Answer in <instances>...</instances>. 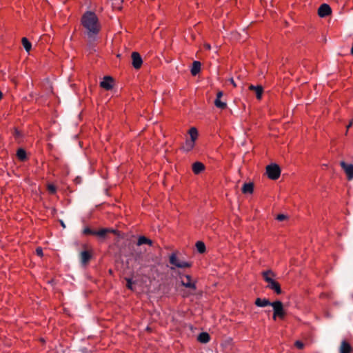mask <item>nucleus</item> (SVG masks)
Returning <instances> with one entry per match:
<instances>
[{
  "label": "nucleus",
  "instance_id": "27",
  "mask_svg": "<svg viewBox=\"0 0 353 353\" xmlns=\"http://www.w3.org/2000/svg\"><path fill=\"white\" fill-rule=\"evenodd\" d=\"M125 280L127 281V288L130 290H132V285L134 283L132 279L130 278H126Z\"/></svg>",
  "mask_w": 353,
  "mask_h": 353
},
{
  "label": "nucleus",
  "instance_id": "19",
  "mask_svg": "<svg viewBox=\"0 0 353 353\" xmlns=\"http://www.w3.org/2000/svg\"><path fill=\"white\" fill-rule=\"evenodd\" d=\"M143 244H148L149 245L151 246L152 245V241L144 236H140L138 239L137 245L138 246H140Z\"/></svg>",
  "mask_w": 353,
  "mask_h": 353
},
{
  "label": "nucleus",
  "instance_id": "23",
  "mask_svg": "<svg viewBox=\"0 0 353 353\" xmlns=\"http://www.w3.org/2000/svg\"><path fill=\"white\" fill-rule=\"evenodd\" d=\"M17 157L20 161H25L27 158L26 150L23 148H19L17 152Z\"/></svg>",
  "mask_w": 353,
  "mask_h": 353
},
{
  "label": "nucleus",
  "instance_id": "33",
  "mask_svg": "<svg viewBox=\"0 0 353 353\" xmlns=\"http://www.w3.org/2000/svg\"><path fill=\"white\" fill-rule=\"evenodd\" d=\"M229 81L233 85L234 87L236 86V83H235V81H234L233 78H230L229 79Z\"/></svg>",
  "mask_w": 353,
  "mask_h": 353
},
{
  "label": "nucleus",
  "instance_id": "24",
  "mask_svg": "<svg viewBox=\"0 0 353 353\" xmlns=\"http://www.w3.org/2000/svg\"><path fill=\"white\" fill-rule=\"evenodd\" d=\"M196 248L197 251L200 254H203L205 252V243L202 241H197L196 243Z\"/></svg>",
  "mask_w": 353,
  "mask_h": 353
},
{
  "label": "nucleus",
  "instance_id": "9",
  "mask_svg": "<svg viewBox=\"0 0 353 353\" xmlns=\"http://www.w3.org/2000/svg\"><path fill=\"white\" fill-rule=\"evenodd\" d=\"M332 12V9L328 4L323 3L320 6L318 10V14L321 17H325L330 15Z\"/></svg>",
  "mask_w": 353,
  "mask_h": 353
},
{
  "label": "nucleus",
  "instance_id": "8",
  "mask_svg": "<svg viewBox=\"0 0 353 353\" xmlns=\"http://www.w3.org/2000/svg\"><path fill=\"white\" fill-rule=\"evenodd\" d=\"M100 86L106 90H110L113 88V79L110 76H105L100 82Z\"/></svg>",
  "mask_w": 353,
  "mask_h": 353
},
{
  "label": "nucleus",
  "instance_id": "18",
  "mask_svg": "<svg viewBox=\"0 0 353 353\" xmlns=\"http://www.w3.org/2000/svg\"><path fill=\"white\" fill-rule=\"evenodd\" d=\"M201 70V63L198 61H194L192 63L191 68V73L192 75H196Z\"/></svg>",
  "mask_w": 353,
  "mask_h": 353
},
{
  "label": "nucleus",
  "instance_id": "39",
  "mask_svg": "<svg viewBox=\"0 0 353 353\" xmlns=\"http://www.w3.org/2000/svg\"><path fill=\"white\" fill-rule=\"evenodd\" d=\"M352 297H353V295H352Z\"/></svg>",
  "mask_w": 353,
  "mask_h": 353
},
{
  "label": "nucleus",
  "instance_id": "7",
  "mask_svg": "<svg viewBox=\"0 0 353 353\" xmlns=\"http://www.w3.org/2000/svg\"><path fill=\"white\" fill-rule=\"evenodd\" d=\"M131 57H132V66L135 69H139L141 67L142 63H143V60H142L141 55L139 54V53H138L137 52H133L132 53Z\"/></svg>",
  "mask_w": 353,
  "mask_h": 353
},
{
  "label": "nucleus",
  "instance_id": "3",
  "mask_svg": "<svg viewBox=\"0 0 353 353\" xmlns=\"http://www.w3.org/2000/svg\"><path fill=\"white\" fill-rule=\"evenodd\" d=\"M270 274H273L270 270L263 272V277L265 282L268 283L267 287L270 290H273L277 294H281V288L280 284L270 276Z\"/></svg>",
  "mask_w": 353,
  "mask_h": 353
},
{
  "label": "nucleus",
  "instance_id": "36",
  "mask_svg": "<svg viewBox=\"0 0 353 353\" xmlns=\"http://www.w3.org/2000/svg\"><path fill=\"white\" fill-rule=\"evenodd\" d=\"M351 54L353 56V46L351 48Z\"/></svg>",
  "mask_w": 353,
  "mask_h": 353
},
{
  "label": "nucleus",
  "instance_id": "17",
  "mask_svg": "<svg viewBox=\"0 0 353 353\" xmlns=\"http://www.w3.org/2000/svg\"><path fill=\"white\" fill-rule=\"evenodd\" d=\"M210 336L207 332H201L197 337V340L202 343H206L210 341Z\"/></svg>",
  "mask_w": 353,
  "mask_h": 353
},
{
  "label": "nucleus",
  "instance_id": "37",
  "mask_svg": "<svg viewBox=\"0 0 353 353\" xmlns=\"http://www.w3.org/2000/svg\"><path fill=\"white\" fill-rule=\"evenodd\" d=\"M1 98H2V93H1V92L0 91V100L1 99Z\"/></svg>",
  "mask_w": 353,
  "mask_h": 353
},
{
  "label": "nucleus",
  "instance_id": "14",
  "mask_svg": "<svg viewBox=\"0 0 353 353\" xmlns=\"http://www.w3.org/2000/svg\"><path fill=\"white\" fill-rule=\"evenodd\" d=\"M272 302H270L266 299L257 298L255 301V305L258 307H266L268 305L272 306Z\"/></svg>",
  "mask_w": 353,
  "mask_h": 353
},
{
  "label": "nucleus",
  "instance_id": "1",
  "mask_svg": "<svg viewBox=\"0 0 353 353\" xmlns=\"http://www.w3.org/2000/svg\"><path fill=\"white\" fill-rule=\"evenodd\" d=\"M81 24L85 30V34L91 47L98 40V35L101 30L99 19L94 12L86 11L82 15Z\"/></svg>",
  "mask_w": 353,
  "mask_h": 353
},
{
  "label": "nucleus",
  "instance_id": "20",
  "mask_svg": "<svg viewBox=\"0 0 353 353\" xmlns=\"http://www.w3.org/2000/svg\"><path fill=\"white\" fill-rule=\"evenodd\" d=\"M91 258V255L89 252L85 250L81 252V261L83 265L87 264Z\"/></svg>",
  "mask_w": 353,
  "mask_h": 353
},
{
  "label": "nucleus",
  "instance_id": "32",
  "mask_svg": "<svg viewBox=\"0 0 353 353\" xmlns=\"http://www.w3.org/2000/svg\"><path fill=\"white\" fill-rule=\"evenodd\" d=\"M223 96V92L222 91H219L217 92L216 94V99H221V97Z\"/></svg>",
  "mask_w": 353,
  "mask_h": 353
},
{
  "label": "nucleus",
  "instance_id": "15",
  "mask_svg": "<svg viewBox=\"0 0 353 353\" xmlns=\"http://www.w3.org/2000/svg\"><path fill=\"white\" fill-rule=\"evenodd\" d=\"M205 166L201 162H195L192 165V171L194 174H198L200 172H201L203 170H204Z\"/></svg>",
  "mask_w": 353,
  "mask_h": 353
},
{
  "label": "nucleus",
  "instance_id": "25",
  "mask_svg": "<svg viewBox=\"0 0 353 353\" xmlns=\"http://www.w3.org/2000/svg\"><path fill=\"white\" fill-rule=\"evenodd\" d=\"M214 105L216 108L220 109H225L227 107V104L225 102H223L219 99H216L214 100Z\"/></svg>",
  "mask_w": 353,
  "mask_h": 353
},
{
  "label": "nucleus",
  "instance_id": "12",
  "mask_svg": "<svg viewBox=\"0 0 353 353\" xmlns=\"http://www.w3.org/2000/svg\"><path fill=\"white\" fill-rule=\"evenodd\" d=\"M249 89L255 92L256 97L257 99L260 100L262 98L263 88L261 85H250L249 86Z\"/></svg>",
  "mask_w": 353,
  "mask_h": 353
},
{
  "label": "nucleus",
  "instance_id": "16",
  "mask_svg": "<svg viewBox=\"0 0 353 353\" xmlns=\"http://www.w3.org/2000/svg\"><path fill=\"white\" fill-rule=\"evenodd\" d=\"M254 190V185L252 183H244L242 187V192L244 194H252Z\"/></svg>",
  "mask_w": 353,
  "mask_h": 353
},
{
  "label": "nucleus",
  "instance_id": "21",
  "mask_svg": "<svg viewBox=\"0 0 353 353\" xmlns=\"http://www.w3.org/2000/svg\"><path fill=\"white\" fill-rule=\"evenodd\" d=\"M114 232L113 230H110L108 228H102L98 231H95L94 235H97L99 237L103 238L106 235L108 232Z\"/></svg>",
  "mask_w": 353,
  "mask_h": 353
},
{
  "label": "nucleus",
  "instance_id": "2",
  "mask_svg": "<svg viewBox=\"0 0 353 353\" xmlns=\"http://www.w3.org/2000/svg\"><path fill=\"white\" fill-rule=\"evenodd\" d=\"M190 139L185 140V143L181 147V150L185 152L191 151L195 145V141L199 137V132L196 128L192 127L188 132Z\"/></svg>",
  "mask_w": 353,
  "mask_h": 353
},
{
  "label": "nucleus",
  "instance_id": "10",
  "mask_svg": "<svg viewBox=\"0 0 353 353\" xmlns=\"http://www.w3.org/2000/svg\"><path fill=\"white\" fill-rule=\"evenodd\" d=\"M341 165L342 168L344 170L347 179L352 180L353 179V165L352 164H347L344 161L341 162Z\"/></svg>",
  "mask_w": 353,
  "mask_h": 353
},
{
  "label": "nucleus",
  "instance_id": "31",
  "mask_svg": "<svg viewBox=\"0 0 353 353\" xmlns=\"http://www.w3.org/2000/svg\"><path fill=\"white\" fill-rule=\"evenodd\" d=\"M286 218L285 215L280 214L277 215L276 219L279 221H283Z\"/></svg>",
  "mask_w": 353,
  "mask_h": 353
},
{
  "label": "nucleus",
  "instance_id": "34",
  "mask_svg": "<svg viewBox=\"0 0 353 353\" xmlns=\"http://www.w3.org/2000/svg\"><path fill=\"white\" fill-rule=\"evenodd\" d=\"M204 48H205L206 50H210L211 49V46H210V44H208V43H205V44L204 45Z\"/></svg>",
  "mask_w": 353,
  "mask_h": 353
},
{
  "label": "nucleus",
  "instance_id": "5",
  "mask_svg": "<svg viewBox=\"0 0 353 353\" xmlns=\"http://www.w3.org/2000/svg\"><path fill=\"white\" fill-rule=\"evenodd\" d=\"M272 307H273L274 314L273 319L276 320L277 317L283 319L285 315V312L283 310V303L280 301H276L272 302Z\"/></svg>",
  "mask_w": 353,
  "mask_h": 353
},
{
  "label": "nucleus",
  "instance_id": "4",
  "mask_svg": "<svg viewBox=\"0 0 353 353\" xmlns=\"http://www.w3.org/2000/svg\"><path fill=\"white\" fill-rule=\"evenodd\" d=\"M266 174L269 179L276 180L280 176L281 169L277 164L272 163L266 167Z\"/></svg>",
  "mask_w": 353,
  "mask_h": 353
},
{
  "label": "nucleus",
  "instance_id": "38",
  "mask_svg": "<svg viewBox=\"0 0 353 353\" xmlns=\"http://www.w3.org/2000/svg\"><path fill=\"white\" fill-rule=\"evenodd\" d=\"M61 225H62L63 227H65L64 223H63V222H61Z\"/></svg>",
  "mask_w": 353,
  "mask_h": 353
},
{
  "label": "nucleus",
  "instance_id": "29",
  "mask_svg": "<svg viewBox=\"0 0 353 353\" xmlns=\"http://www.w3.org/2000/svg\"><path fill=\"white\" fill-rule=\"evenodd\" d=\"M295 346L298 348V349H303V347H304V344L302 341H296L295 342Z\"/></svg>",
  "mask_w": 353,
  "mask_h": 353
},
{
  "label": "nucleus",
  "instance_id": "35",
  "mask_svg": "<svg viewBox=\"0 0 353 353\" xmlns=\"http://www.w3.org/2000/svg\"><path fill=\"white\" fill-rule=\"evenodd\" d=\"M352 122H350V123H349V125L347 126V129H348V128H350V126L352 125Z\"/></svg>",
  "mask_w": 353,
  "mask_h": 353
},
{
  "label": "nucleus",
  "instance_id": "28",
  "mask_svg": "<svg viewBox=\"0 0 353 353\" xmlns=\"http://www.w3.org/2000/svg\"><path fill=\"white\" fill-rule=\"evenodd\" d=\"M48 190L49 192L51 194H54L56 192V188L52 184H49L48 185Z\"/></svg>",
  "mask_w": 353,
  "mask_h": 353
},
{
  "label": "nucleus",
  "instance_id": "6",
  "mask_svg": "<svg viewBox=\"0 0 353 353\" xmlns=\"http://www.w3.org/2000/svg\"><path fill=\"white\" fill-rule=\"evenodd\" d=\"M170 263L173 265L174 267L183 268H189L191 266V264L188 262L179 260L175 254H172L170 256Z\"/></svg>",
  "mask_w": 353,
  "mask_h": 353
},
{
  "label": "nucleus",
  "instance_id": "11",
  "mask_svg": "<svg viewBox=\"0 0 353 353\" xmlns=\"http://www.w3.org/2000/svg\"><path fill=\"white\" fill-rule=\"evenodd\" d=\"M181 279V284L185 288H190L192 290L196 289V284L192 281L191 276L190 275H185Z\"/></svg>",
  "mask_w": 353,
  "mask_h": 353
},
{
  "label": "nucleus",
  "instance_id": "22",
  "mask_svg": "<svg viewBox=\"0 0 353 353\" xmlns=\"http://www.w3.org/2000/svg\"><path fill=\"white\" fill-rule=\"evenodd\" d=\"M22 45L27 52H29L32 48L31 43L26 37H23L21 39Z\"/></svg>",
  "mask_w": 353,
  "mask_h": 353
},
{
  "label": "nucleus",
  "instance_id": "13",
  "mask_svg": "<svg viewBox=\"0 0 353 353\" xmlns=\"http://www.w3.org/2000/svg\"><path fill=\"white\" fill-rule=\"evenodd\" d=\"M352 348L349 343L343 340L341 341L339 348L340 353H351Z\"/></svg>",
  "mask_w": 353,
  "mask_h": 353
},
{
  "label": "nucleus",
  "instance_id": "26",
  "mask_svg": "<svg viewBox=\"0 0 353 353\" xmlns=\"http://www.w3.org/2000/svg\"><path fill=\"white\" fill-rule=\"evenodd\" d=\"M94 232H95V231H94V230H91V229H90V228H88V227L85 228L83 229V234H86V235H88V234H92V235H94Z\"/></svg>",
  "mask_w": 353,
  "mask_h": 353
},
{
  "label": "nucleus",
  "instance_id": "30",
  "mask_svg": "<svg viewBox=\"0 0 353 353\" xmlns=\"http://www.w3.org/2000/svg\"><path fill=\"white\" fill-rule=\"evenodd\" d=\"M36 253L38 256H43V250L41 248L39 247L36 249Z\"/></svg>",
  "mask_w": 353,
  "mask_h": 353
}]
</instances>
